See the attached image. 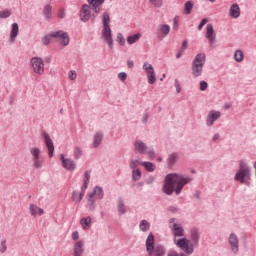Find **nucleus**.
<instances>
[{
  "label": "nucleus",
  "instance_id": "f257e3e1",
  "mask_svg": "<svg viewBox=\"0 0 256 256\" xmlns=\"http://www.w3.org/2000/svg\"><path fill=\"white\" fill-rule=\"evenodd\" d=\"M187 183H191V178L180 174H168L163 185V192L166 195H172L175 191L176 195H179Z\"/></svg>",
  "mask_w": 256,
  "mask_h": 256
},
{
  "label": "nucleus",
  "instance_id": "f03ea898",
  "mask_svg": "<svg viewBox=\"0 0 256 256\" xmlns=\"http://www.w3.org/2000/svg\"><path fill=\"white\" fill-rule=\"evenodd\" d=\"M206 56L203 53L197 54L192 63V76L197 78L203 75V67H205Z\"/></svg>",
  "mask_w": 256,
  "mask_h": 256
},
{
  "label": "nucleus",
  "instance_id": "7ed1b4c3",
  "mask_svg": "<svg viewBox=\"0 0 256 256\" xmlns=\"http://www.w3.org/2000/svg\"><path fill=\"white\" fill-rule=\"evenodd\" d=\"M235 181L245 183V179H251V168L247 162L241 160L239 163V170L234 177Z\"/></svg>",
  "mask_w": 256,
  "mask_h": 256
},
{
  "label": "nucleus",
  "instance_id": "20e7f679",
  "mask_svg": "<svg viewBox=\"0 0 256 256\" xmlns=\"http://www.w3.org/2000/svg\"><path fill=\"white\" fill-rule=\"evenodd\" d=\"M155 243V236H153L152 233L148 235V238L146 240V251L149 253V255H154L155 256H163L165 255V250L163 249L162 246H154Z\"/></svg>",
  "mask_w": 256,
  "mask_h": 256
},
{
  "label": "nucleus",
  "instance_id": "39448f33",
  "mask_svg": "<svg viewBox=\"0 0 256 256\" xmlns=\"http://www.w3.org/2000/svg\"><path fill=\"white\" fill-rule=\"evenodd\" d=\"M109 14H103V30L102 37L108 43L109 47H113V39L111 38V26H109Z\"/></svg>",
  "mask_w": 256,
  "mask_h": 256
},
{
  "label": "nucleus",
  "instance_id": "423d86ee",
  "mask_svg": "<svg viewBox=\"0 0 256 256\" xmlns=\"http://www.w3.org/2000/svg\"><path fill=\"white\" fill-rule=\"evenodd\" d=\"M30 155H32L34 169H41V167H43V160H41V149L37 147L30 148Z\"/></svg>",
  "mask_w": 256,
  "mask_h": 256
},
{
  "label": "nucleus",
  "instance_id": "0eeeda50",
  "mask_svg": "<svg viewBox=\"0 0 256 256\" xmlns=\"http://www.w3.org/2000/svg\"><path fill=\"white\" fill-rule=\"evenodd\" d=\"M177 247L184 251V253H187L188 255H191L193 253V244L191 241L187 240V238H181V239H175L174 240Z\"/></svg>",
  "mask_w": 256,
  "mask_h": 256
},
{
  "label": "nucleus",
  "instance_id": "6e6552de",
  "mask_svg": "<svg viewBox=\"0 0 256 256\" xmlns=\"http://www.w3.org/2000/svg\"><path fill=\"white\" fill-rule=\"evenodd\" d=\"M98 199H103V188L96 186L93 192L88 194V205L93 207Z\"/></svg>",
  "mask_w": 256,
  "mask_h": 256
},
{
  "label": "nucleus",
  "instance_id": "1a4fd4ad",
  "mask_svg": "<svg viewBox=\"0 0 256 256\" xmlns=\"http://www.w3.org/2000/svg\"><path fill=\"white\" fill-rule=\"evenodd\" d=\"M143 70L146 72L149 85H153L157 78L155 77V68L149 62H144Z\"/></svg>",
  "mask_w": 256,
  "mask_h": 256
},
{
  "label": "nucleus",
  "instance_id": "9d476101",
  "mask_svg": "<svg viewBox=\"0 0 256 256\" xmlns=\"http://www.w3.org/2000/svg\"><path fill=\"white\" fill-rule=\"evenodd\" d=\"M31 65L33 67L34 73L38 75H43L45 73V62L39 57H34L31 59Z\"/></svg>",
  "mask_w": 256,
  "mask_h": 256
},
{
  "label": "nucleus",
  "instance_id": "9b49d317",
  "mask_svg": "<svg viewBox=\"0 0 256 256\" xmlns=\"http://www.w3.org/2000/svg\"><path fill=\"white\" fill-rule=\"evenodd\" d=\"M51 37L58 41L60 45L67 47L69 45V35L64 31H56L51 33Z\"/></svg>",
  "mask_w": 256,
  "mask_h": 256
},
{
  "label": "nucleus",
  "instance_id": "f8f14e48",
  "mask_svg": "<svg viewBox=\"0 0 256 256\" xmlns=\"http://www.w3.org/2000/svg\"><path fill=\"white\" fill-rule=\"evenodd\" d=\"M87 3L92 8L93 17H97L101 12V6L105 3V0H87Z\"/></svg>",
  "mask_w": 256,
  "mask_h": 256
},
{
  "label": "nucleus",
  "instance_id": "ddd939ff",
  "mask_svg": "<svg viewBox=\"0 0 256 256\" xmlns=\"http://www.w3.org/2000/svg\"><path fill=\"white\" fill-rule=\"evenodd\" d=\"M91 9H93V8L89 4H84L82 6V8L80 10V19L84 23H87V21H89V19H91Z\"/></svg>",
  "mask_w": 256,
  "mask_h": 256
},
{
  "label": "nucleus",
  "instance_id": "4468645a",
  "mask_svg": "<svg viewBox=\"0 0 256 256\" xmlns=\"http://www.w3.org/2000/svg\"><path fill=\"white\" fill-rule=\"evenodd\" d=\"M44 143L48 149L49 157H53V153L55 152V144H53V140L49 134L44 133Z\"/></svg>",
  "mask_w": 256,
  "mask_h": 256
},
{
  "label": "nucleus",
  "instance_id": "2eb2a0df",
  "mask_svg": "<svg viewBox=\"0 0 256 256\" xmlns=\"http://www.w3.org/2000/svg\"><path fill=\"white\" fill-rule=\"evenodd\" d=\"M170 224H172V231H173L174 237H183L184 235L183 226H181V224L175 223V218L170 220Z\"/></svg>",
  "mask_w": 256,
  "mask_h": 256
},
{
  "label": "nucleus",
  "instance_id": "dca6fc26",
  "mask_svg": "<svg viewBox=\"0 0 256 256\" xmlns=\"http://www.w3.org/2000/svg\"><path fill=\"white\" fill-rule=\"evenodd\" d=\"M220 117H221V112L215 111V110L210 111L207 116L206 125L208 127H211L213 123H215V121H217V119H219Z\"/></svg>",
  "mask_w": 256,
  "mask_h": 256
},
{
  "label": "nucleus",
  "instance_id": "f3484780",
  "mask_svg": "<svg viewBox=\"0 0 256 256\" xmlns=\"http://www.w3.org/2000/svg\"><path fill=\"white\" fill-rule=\"evenodd\" d=\"M60 160L62 161V166L64 169H67L68 171H75V162L71 159L65 158V155H60Z\"/></svg>",
  "mask_w": 256,
  "mask_h": 256
},
{
  "label": "nucleus",
  "instance_id": "a211bd4d",
  "mask_svg": "<svg viewBox=\"0 0 256 256\" xmlns=\"http://www.w3.org/2000/svg\"><path fill=\"white\" fill-rule=\"evenodd\" d=\"M29 213L31 217H41L45 213L41 207L37 206V204H30L29 205Z\"/></svg>",
  "mask_w": 256,
  "mask_h": 256
},
{
  "label": "nucleus",
  "instance_id": "6ab92c4d",
  "mask_svg": "<svg viewBox=\"0 0 256 256\" xmlns=\"http://www.w3.org/2000/svg\"><path fill=\"white\" fill-rule=\"evenodd\" d=\"M229 15L232 17V19H239L241 16V8L239 7V4H233L229 9Z\"/></svg>",
  "mask_w": 256,
  "mask_h": 256
},
{
  "label": "nucleus",
  "instance_id": "aec40b11",
  "mask_svg": "<svg viewBox=\"0 0 256 256\" xmlns=\"http://www.w3.org/2000/svg\"><path fill=\"white\" fill-rule=\"evenodd\" d=\"M206 39H208L210 45L215 41V30L213 29V24H208L206 26Z\"/></svg>",
  "mask_w": 256,
  "mask_h": 256
},
{
  "label": "nucleus",
  "instance_id": "412c9836",
  "mask_svg": "<svg viewBox=\"0 0 256 256\" xmlns=\"http://www.w3.org/2000/svg\"><path fill=\"white\" fill-rule=\"evenodd\" d=\"M229 244L231 245V249L234 253H237V251H239V239L237 238V235H230Z\"/></svg>",
  "mask_w": 256,
  "mask_h": 256
},
{
  "label": "nucleus",
  "instance_id": "4be33fe9",
  "mask_svg": "<svg viewBox=\"0 0 256 256\" xmlns=\"http://www.w3.org/2000/svg\"><path fill=\"white\" fill-rule=\"evenodd\" d=\"M170 32L171 26L168 24H161L158 28V35H160V37H167Z\"/></svg>",
  "mask_w": 256,
  "mask_h": 256
},
{
  "label": "nucleus",
  "instance_id": "5701e85b",
  "mask_svg": "<svg viewBox=\"0 0 256 256\" xmlns=\"http://www.w3.org/2000/svg\"><path fill=\"white\" fill-rule=\"evenodd\" d=\"M19 35V24L13 23L12 30L10 31V42L13 43L17 36Z\"/></svg>",
  "mask_w": 256,
  "mask_h": 256
},
{
  "label": "nucleus",
  "instance_id": "b1692460",
  "mask_svg": "<svg viewBox=\"0 0 256 256\" xmlns=\"http://www.w3.org/2000/svg\"><path fill=\"white\" fill-rule=\"evenodd\" d=\"M134 147L135 151H138V153H145L148 149L147 145L141 140H136Z\"/></svg>",
  "mask_w": 256,
  "mask_h": 256
},
{
  "label": "nucleus",
  "instance_id": "393cba45",
  "mask_svg": "<svg viewBox=\"0 0 256 256\" xmlns=\"http://www.w3.org/2000/svg\"><path fill=\"white\" fill-rule=\"evenodd\" d=\"M90 179H91V171H86L84 174V184L82 186V190L80 193H84L85 195V191H87V187L89 185Z\"/></svg>",
  "mask_w": 256,
  "mask_h": 256
},
{
  "label": "nucleus",
  "instance_id": "a878e982",
  "mask_svg": "<svg viewBox=\"0 0 256 256\" xmlns=\"http://www.w3.org/2000/svg\"><path fill=\"white\" fill-rule=\"evenodd\" d=\"M83 241H78L74 245V256H81L83 255Z\"/></svg>",
  "mask_w": 256,
  "mask_h": 256
},
{
  "label": "nucleus",
  "instance_id": "bb28decb",
  "mask_svg": "<svg viewBox=\"0 0 256 256\" xmlns=\"http://www.w3.org/2000/svg\"><path fill=\"white\" fill-rule=\"evenodd\" d=\"M52 7L49 4H46L43 9V15L46 19H51L53 17Z\"/></svg>",
  "mask_w": 256,
  "mask_h": 256
},
{
  "label": "nucleus",
  "instance_id": "cd10ccee",
  "mask_svg": "<svg viewBox=\"0 0 256 256\" xmlns=\"http://www.w3.org/2000/svg\"><path fill=\"white\" fill-rule=\"evenodd\" d=\"M103 141V134L101 132H98L94 135V141H93V146L94 147H99Z\"/></svg>",
  "mask_w": 256,
  "mask_h": 256
},
{
  "label": "nucleus",
  "instance_id": "c85d7f7f",
  "mask_svg": "<svg viewBox=\"0 0 256 256\" xmlns=\"http://www.w3.org/2000/svg\"><path fill=\"white\" fill-rule=\"evenodd\" d=\"M80 225L83 229H89L91 227V217L82 218L80 220Z\"/></svg>",
  "mask_w": 256,
  "mask_h": 256
},
{
  "label": "nucleus",
  "instance_id": "c756f323",
  "mask_svg": "<svg viewBox=\"0 0 256 256\" xmlns=\"http://www.w3.org/2000/svg\"><path fill=\"white\" fill-rule=\"evenodd\" d=\"M191 11H193V1H188L184 4V15H191Z\"/></svg>",
  "mask_w": 256,
  "mask_h": 256
},
{
  "label": "nucleus",
  "instance_id": "7c9ffc66",
  "mask_svg": "<svg viewBox=\"0 0 256 256\" xmlns=\"http://www.w3.org/2000/svg\"><path fill=\"white\" fill-rule=\"evenodd\" d=\"M139 39H141V34H140V33L134 34V35L129 36V37L127 38V43H128L129 45H133L134 43H137V41H138Z\"/></svg>",
  "mask_w": 256,
  "mask_h": 256
},
{
  "label": "nucleus",
  "instance_id": "2f4dec72",
  "mask_svg": "<svg viewBox=\"0 0 256 256\" xmlns=\"http://www.w3.org/2000/svg\"><path fill=\"white\" fill-rule=\"evenodd\" d=\"M83 197H85L84 192H73L72 199L76 203H79L83 199Z\"/></svg>",
  "mask_w": 256,
  "mask_h": 256
},
{
  "label": "nucleus",
  "instance_id": "473e14b6",
  "mask_svg": "<svg viewBox=\"0 0 256 256\" xmlns=\"http://www.w3.org/2000/svg\"><path fill=\"white\" fill-rule=\"evenodd\" d=\"M142 165L144 166L146 171H149L150 173H152L156 169L155 164L151 162H142Z\"/></svg>",
  "mask_w": 256,
  "mask_h": 256
},
{
  "label": "nucleus",
  "instance_id": "72a5a7b5",
  "mask_svg": "<svg viewBox=\"0 0 256 256\" xmlns=\"http://www.w3.org/2000/svg\"><path fill=\"white\" fill-rule=\"evenodd\" d=\"M243 51L241 50H236L234 53V59L235 61H237V63H241V61H243Z\"/></svg>",
  "mask_w": 256,
  "mask_h": 256
},
{
  "label": "nucleus",
  "instance_id": "f704fd0d",
  "mask_svg": "<svg viewBox=\"0 0 256 256\" xmlns=\"http://www.w3.org/2000/svg\"><path fill=\"white\" fill-rule=\"evenodd\" d=\"M130 169H137V167H139V165H143V162H141V160H137V159H132L130 161Z\"/></svg>",
  "mask_w": 256,
  "mask_h": 256
},
{
  "label": "nucleus",
  "instance_id": "c9c22d12",
  "mask_svg": "<svg viewBox=\"0 0 256 256\" xmlns=\"http://www.w3.org/2000/svg\"><path fill=\"white\" fill-rule=\"evenodd\" d=\"M126 211H127V209L125 208V204L121 200H119V202H118V213H120V215H123V214L126 213Z\"/></svg>",
  "mask_w": 256,
  "mask_h": 256
},
{
  "label": "nucleus",
  "instance_id": "e433bc0d",
  "mask_svg": "<svg viewBox=\"0 0 256 256\" xmlns=\"http://www.w3.org/2000/svg\"><path fill=\"white\" fill-rule=\"evenodd\" d=\"M132 177L134 181H139L141 179V170L135 169L132 171Z\"/></svg>",
  "mask_w": 256,
  "mask_h": 256
},
{
  "label": "nucleus",
  "instance_id": "4c0bfd02",
  "mask_svg": "<svg viewBox=\"0 0 256 256\" xmlns=\"http://www.w3.org/2000/svg\"><path fill=\"white\" fill-rule=\"evenodd\" d=\"M8 17H11V11L10 10L0 11V19H7Z\"/></svg>",
  "mask_w": 256,
  "mask_h": 256
},
{
  "label": "nucleus",
  "instance_id": "58836bf2",
  "mask_svg": "<svg viewBox=\"0 0 256 256\" xmlns=\"http://www.w3.org/2000/svg\"><path fill=\"white\" fill-rule=\"evenodd\" d=\"M150 3L159 9L163 5V0H150Z\"/></svg>",
  "mask_w": 256,
  "mask_h": 256
},
{
  "label": "nucleus",
  "instance_id": "ea45409f",
  "mask_svg": "<svg viewBox=\"0 0 256 256\" xmlns=\"http://www.w3.org/2000/svg\"><path fill=\"white\" fill-rule=\"evenodd\" d=\"M140 229L141 231H147V229H149V222H147V220H143L140 223Z\"/></svg>",
  "mask_w": 256,
  "mask_h": 256
},
{
  "label": "nucleus",
  "instance_id": "a19ab883",
  "mask_svg": "<svg viewBox=\"0 0 256 256\" xmlns=\"http://www.w3.org/2000/svg\"><path fill=\"white\" fill-rule=\"evenodd\" d=\"M68 77L70 81H75V79H77V72H75V70H70L68 72Z\"/></svg>",
  "mask_w": 256,
  "mask_h": 256
},
{
  "label": "nucleus",
  "instance_id": "79ce46f5",
  "mask_svg": "<svg viewBox=\"0 0 256 256\" xmlns=\"http://www.w3.org/2000/svg\"><path fill=\"white\" fill-rule=\"evenodd\" d=\"M52 39H53V37H51V34L45 36L44 38H42L43 45H49L51 43Z\"/></svg>",
  "mask_w": 256,
  "mask_h": 256
},
{
  "label": "nucleus",
  "instance_id": "37998d69",
  "mask_svg": "<svg viewBox=\"0 0 256 256\" xmlns=\"http://www.w3.org/2000/svg\"><path fill=\"white\" fill-rule=\"evenodd\" d=\"M82 153H83V151L81 150V148L76 147L74 149V157H75V159H79L81 157Z\"/></svg>",
  "mask_w": 256,
  "mask_h": 256
},
{
  "label": "nucleus",
  "instance_id": "c03bdc74",
  "mask_svg": "<svg viewBox=\"0 0 256 256\" xmlns=\"http://www.w3.org/2000/svg\"><path fill=\"white\" fill-rule=\"evenodd\" d=\"M207 23H208L207 18H203L198 26V31H201V29H203V27H205V25H207Z\"/></svg>",
  "mask_w": 256,
  "mask_h": 256
},
{
  "label": "nucleus",
  "instance_id": "a18cd8bd",
  "mask_svg": "<svg viewBox=\"0 0 256 256\" xmlns=\"http://www.w3.org/2000/svg\"><path fill=\"white\" fill-rule=\"evenodd\" d=\"M191 238L194 243H197V241H199V232L195 231L194 233H192Z\"/></svg>",
  "mask_w": 256,
  "mask_h": 256
},
{
  "label": "nucleus",
  "instance_id": "49530a36",
  "mask_svg": "<svg viewBox=\"0 0 256 256\" xmlns=\"http://www.w3.org/2000/svg\"><path fill=\"white\" fill-rule=\"evenodd\" d=\"M0 251L5 253L7 251V242L4 240L1 242Z\"/></svg>",
  "mask_w": 256,
  "mask_h": 256
},
{
  "label": "nucleus",
  "instance_id": "de8ad7c7",
  "mask_svg": "<svg viewBox=\"0 0 256 256\" xmlns=\"http://www.w3.org/2000/svg\"><path fill=\"white\" fill-rule=\"evenodd\" d=\"M117 41L120 45H125V38L123 37V34H118Z\"/></svg>",
  "mask_w": 256,
  "mask_h": 256
},
{
  "label": "nucleus",
  "instance_id": "09e8293b",
  "mask_svg": "<svg viewBox=\"0 0 256 256\" xmlns=\"http://www.w3.org/2000/svg\"><path fill=\"white\" fill-rule=\"evenodd\" d=\"M209 87V84H207L206 81H201L200 82V90L205 91Z\"/></svg>",
  "mask_w": 256,
  "mask_h": 256
},
{
  "label": "nucleus",
  "instance_id": "8fccbe9b",
  "mask_svg": "<svg viewBox=\"0 0 256 256\" xmlns=\"http://www.w3.org/2000/svg\"><path fill=\"white\" fill-rule=\"evenodd\" d=\"M168 161H169L170 165H173V163H175V161H177V155H175V154L170 155V157L168 158Z\"/></svg>",
  "mask_w": 256,
  "mask_h": 256
},
{
  "label": "nucleus",
  "instance_id": "3c124183",
  "mask_svg": "<svg viewBox=\"0 0 256 256\" xmlns=\"http://www.w3.org/2000/svg\"><path fill=\"white\" fill-rule=\"evenodd\" d=\"M118 79H120V81H125L127 79V73H125V72L119 73Z\"/></svg>",
  "mask_w": 256,
  "mask_h": 256
},
{
  "label": "nucleus",
  "instance_id": "603ef678",
  "mask_svg": "<svg viewBox=\"0 0 256 256\" xmlns=\"http://www.w3.org/2000/svg\"><path fill=\"white\" fill-rule=\"evenodd\" d=\"M175 89L177 93H181V84H179V80H175Z\"/></svg>",
  "mask_w": 256,
  "mask_h": 256
},
{
  "label": "nucleus",
  "instance_id": "864d4df0",
  "mask_svg": "<svg viewBox=\"0 0 256 256\" xmlns=\"http://www.w3.org/2000/svg\"><path fill=\"white\" fill-rule=\"evenodd\" d=\"M59 19H63L65 17V9H60L58 12Z\"/></svg>",
  "mask_w": 256,
  "mask_h": 256
},
{
  "label": "nucleus",
  "instance_id": "5fc2aeb1",
  "mask_svg": "<svg viewBox=\"0 0 256 256\" xmlns=\"http://www.w3.org/2000/svg\"><path fill=\"white\" fill-rule=\"evenodd\" d=\"M147 154L149 155L150 159H155V152L153 150H148Z\"/></svg>",
  "mask_w": 256,
  "mask_h": 256
},
{
  "label": "nucleus",
  "instance_id": "6e6d98bb",
  "mask_svg": "<svg viewBox=\"0 0 256 256\" xmlns=\"http://www.w3.org/2000/svg\"><path fill=\"white\" fill-rule=\"evenodd\" d=\"M127 65L129 69H133V67H135V63L133 62V60H128Z\"/></svg>",
  "mask_w": 256,
  "mask_h": 256
},
{
  "label": "nucleus",
  "instance_id": "4d7b16f0",
  "mask_svg": "<svg viewBox=\"0 0 256 256\" xmlns=\"http://www.w3.org/2000/svg\"><path fill=\"white\" fill-rule=\"evenodd\" d=\"M72 239L74 241H77V239H79V232L75 231L72 233Z\"/></svg>",
  "mask_w": 256,
  "mask_h": 256
},
{
  "label": "nucleus",
  "instance_id": "13d9d810",
  "mask_svg": "<svg viewBox=\"0 0 256 256\" xmlns=\"http://www.w3.org/2000/svg\"><path fill=\"white\" fill-rule=\"evenodd\" d=\"M179 25V17L174 18V27H177Z\"/></svg>",
  "mask_w": 256,
  "mask_h": 256
},
{
  "label": "nucleus",
  "instance_id": "bf43d9fd",
  "mask_svg": "<svg viewBox=\"0 0 256 256\" xmlns=\"http://www.w3.org/2000/svg\"><path fill=\"white\" fill-rule=\"evenodd\" d=\"M187 45H188L187 40H184L183 43H182L183 49H187Z\"/></svg>",
  "mask_w": 256,
  "mask_h": 256
},
{
  "label": "nucleus",
  "instance_id": "052dcab7",
  "mask_svg": "<svg viewBox=\"0 0 256 256\" xmlns=\"http://www.w3.org/2000/svg\"><path fill=\"white\" fill-rule=\"evenodd\" d=\"M216 139H219V134H216L214 137H213V140L216 141Z\"/></svg>",
  "mask_w": 256,
  "mask_h": 256
},
{
  "label": "nucleus",
  "instance_id": "680f3d73",
  "mask_svg": "<svg viewBox=\"0 0 256 256\" xmlns=\"http://www.w3.org/2000/svg\"><path fill=\"white\" fill-rule=\"evenodd\" d=\"M181 57V53L176 55V58L179 59Z\"/></svg>",
  "mask_w": 256,
  "mask_h": 256
},
{
  "label": "nucleus",
  "instance_id": "e2e57ef3",
  "mask_svg": "<svg viewBox=\"0 0 256 256\" xmlns=\"http://www.w3.org/2000/svg\"><path fill=\"white\" fill-rule=\"evenodd\" d=\"M208 1H210V3H215V1H217V0H208Z\"/></svg>",
  "mask_w": 256,
  "mask_h": 256
},
{
  "label": "nucleus",
  "instance_id": "0e129e2a",
  "mask_svg": "<svg viewBox=\"0 0 256 256\" xmlns=\"http://www.w3.org/2000/svg\"><path fill=\"white\" fill-rule=\"evenodd\" d=\"M158 161H161V158H158Z\"/></svg>",
  "mask_w": 256,
  "mask_h": 256
}]
</instances>
